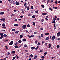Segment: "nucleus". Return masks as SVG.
<instances>
[{
    "mask_svg": "<svg viewBox=\"0 0 60 60\" xmlns=\"http://www.w3.org/2000/svg\"><path fill=\"white\" fill-rule=\"evenodd\" d=\"M15 4L17 6H18L20 4L19 3V2H18L17 1H16L15 2Z\"/></svg>",
    "mask_w": 60,
    "mask_h": 60,
    "instance_id": "1",
    "label": "nucleus"
},
{
    "mask_svg": "<svg viewBox=\"0 0 60 60\" xmlns=\"http://www.w3.org/2000/svg\"><path fill=\"white\" fill-rule=\"evenodd\" d=\"M29 6H27V7L26 6H25V9H26L27 8V10H29Z\"/></svg>",
    "mask_w": 60,
    "mask_h": 60,
    "instance_id": "2",
    "label": "nucleus"
},
{
    "mask_svg": "<svg viewBox=\"0 0 60 60\" xmlns=\"http://www.w3.org/2000/svg\"><path fill=\"white\" fill-rule=\"evenodd\" d=\"M13 41H11L9 44V45H11L13 44Z\"/></svg>",
    "mask_w": 60,
    "mask_h": 60,
    "instance_id": "3",
    "label": "nucleus"
},
{
    "mask_svg": "<svg viewBox=\"0 0 60 60\" xmlns=\"http://www.w3.org/2000/svg\"><path fill=\"white\" fill-rule=\"evenodd\" d=\"M22 28L23 29H25L26 27V25H23L22 26Z\"/></svg>",
    "mask_w": 60,
    "mask_h": 60,
    "instance_id": "4",
    "label": "nucleus"
},
{
    "mask_svg": "<svg viewBox=\"0 0 60 60\" xmlns=\"http://www.w3.org/2000/svg\"><path fill=\"white\" fill-rule=\"evenodd\" d=\"M55 38V36H53L52 37V41H54V39Z\"/></svg>",
    "mask_w": 60,
    "mask_h": 60,
    "instance_id": "5",
    "label": "nucleus"
},
{
    "mask_svg": "<svg viewBox=\"0 0 60 60\" xmlns=\"http://www.w3.org/2000/svg\"><path fill=\"white\" fill-rule=\"evenodd\" d=\"M0 20H2L3 21H5V18H3L2 19H0Z\"/></svg>",
    "mask_w": 60,
    "mask_h": 60,
    "instance_id": "6",
    "label": "nucleus"
},
{
    "mask_svg": "<svg viewBox=\"0 0 60 60\" xmlns=\"http://www.w3.org/2000/svg\"><path fill=\"white\" fill-rule=\"evenodd\" d=\"M57 35L58 36V37H59L60 36V32H59L57 34Z\"/></svg>",
    "mask_w": 60,
    "mask_h": 60,
    "instance_id": "7",
    "label": "nucleus"
},
{
    "mask_svg": "<svg viewBox=\"0 0 60 60\" xmlns=\"http://www.w3.org/2000/svg\"><path fill=\"white\" fill-rule=\"evenodd\" d=\"M60 47V45H58L56 46V47H57V49H59V48Z\"/></svg>",
    "mask_w": 60,
    "mask_h": 60,
    "instance_id": "8",
    "label": "nucleus"
},
{
    "mask_svg": "<svg viewBox=\"0 0 60 60\" xmlns=\"http://www.w3.org/2000/svg\"><path fill=\"white\" fill-rule=\"evenodd\" d=\"M49 39H50V38L49 37H47L45 38V40H48Z\"/></svg>",
    "mask_w": 60,
    "mask_h": 60,
    "instance_id": "9",
    "label": "nucleus"
},
{
    "mask_svg": "<svg viewBox=\"0 0 60 60\" xmlns=\"http://www.w3.org/2000/svg\"><path fill=\"white\" fill-rule=\"evenodd\" d=\"M37 56L35 55V56H34V59H37Z\"/></svg>",
    "mask_w": 60,
    "mask_h": 60,
    "instance_id": "10",
    "label": "nucleus"
},
{
    "mask_svg": "<svg viewBox=\"0 0 60 60\" xmlns=\"http://www.w3.org/2000/svg\"><path fill=\"white\" fill-rule=\"evenodd\" d=\"M4 14V12H2L0 13V15H3Z\"/></svg>",
    "mask_w": 60,
    "mask_h": 60,
    "instance_id": "11",
    "label": "nucleus"
},
{
    "mask_svg": "<svg viewBox=\"0 0 60 60\" xmlns=\"http://www.w3.org/2000/svg\"><path fill=\"white\" fill-rule=\"evenodd\" d=\"M3 37V35H1V37H0V39H2Z\"/></svg>",
    "mask_w": 60,
    "mask_h": 60,
    "instance_id": "12",
    "label": "nucleus"
},
{
    "mask_svg": "<svg viewBox=\"0 0 60 60\" xmlns=\"http://www.w3.org/2000/svg\"><path fill=\"white\" fill-rule=\"evenodd\" d=\"M6 28V27H5V26H3V27H2V28L5 29Z\"/></svg>",
    "mask_w": 60,
    "mask_h": 60,
    "instance_id": "13",
    "label": "nucleus"
},
{
    "mask_svg": "<svg viewBox=\"0 0 60 60\" xmlns=\"http://www.w3.org/2000/svg\"><path fill=\"white\" fill-rule=\"evenodd\" d=\"M22 41H23L25 42V41H26V39L24 38V39H23Z\"/></svg>",
    "mask_w": 60,
    "mask_h": 60,
    "instance_id": "14",
    "label": "nucleus"
},
{
    "mask_svg": "<svg viewBox=\"0 0 60 60\" xmlns=\"http://www.w3.org/2000/svg\"><path fill=\"white\" fill-rule=\"evenodd\" d=\"M49 33H45V35H49Z\"/></svg>",
    "mask_w": 60,
    "mask_h": 60,
    "instance_id": "15",
    "label": "nucleus"
},
{
    "mask_svg": "<svg viewBox=\"0 0 60 60\" xmlns=\"http://www.w3.org/2000/svg\"><path fill=\"white\" fill-rule=\"evenodd\" d=\"M27 46V45L26 44H25L24 45V48H26V47Z\"/></svg>",
    "mask_w": 60,
    "mask_h": 60,
    "instance_id": "16",
    "label": "nucleus"
},
{
    "mask_svg": "<svg viewBox=\"0 0 60 60\" xmlns=\"http://www.w3.org/2000/svg\"><path fill=\"white\" fill-rule=\"evenodd\" d=\"M48 45L49 46V47H48V48L49 49H50V47H51V44H49Z\"/></svg>",
    "mask_w": 60,
    "mask_h": 60,
    "instance_id": "17",
    "label": "nucleus"
},
{
    "mask_svg": "<svg viewBox=\"0 0 60 60\" xmlns=\"http://www.w3.org/2000/svg\"><path fill=\"white\" fill-rule=\"evenodd\" d=\"M14 47L15 48H19L18 46L17 45L15 46Z\"/></svg>",
    "mask_w": 60,
    "mask_h": 60,
    "instance_id": "18",
    "label": "nucleus"
},
{
    "mask_svg": "<svg viewBox=\"0 0 60 60\" xmlns=\"http://www.w3.org/2000/svg\"><path fill=\"white\" fill-rule=\"evenodd\" d=\"M42 14L43 15H47V13H42Z\"/></svg>",
    "mask_w": 60,
    "mask_h": 60,
    "instance_id": "19",
    "label": "nucleus"
},
{
    "mask_svg": "<svg viewBox=\"0 0 60 60\" xmlns=\"http://www.w3.org/2000/svg\"><path fill=\"white\" fill-rule=\"evenodd\" d=\"M31 26H30V25H29V24H28L27 25V27H30Z\"/></svg>",
    "mask_w": 60,
    "mask_h": 60,
    "instance_id": "20",
    "label": "nucleus"
},
{
    "mask_svg": "<svg viewBox=\"0 0 60 60\" xmlns=\"http://www.w3.org/2000/svg\"><path fill=\"white\" fill-rule=\"evenodd\" d=\"M18 26V24H15L14 25V26Z\"/></svg>",
    "mask_w": 60,
    "mask_h": 60,
    "instance_id": "21",
    "label": "nucleus"
},
{
    "mask_svg": "<svg viewBox=\"0 0 60 60\" xmlns=\"http://www.w3.org/2000/svg\"><path fill=\"white\" fill-rule=\"evenodd\" d=\"M3 37H4H4H7V35H6V34H4V35H3Z\"/></svg>",
    "mask_w": 60,
    "mask_h": 60,
    "instance_id": "22",
    "label": "nucleus"
},
{
    "mask_svg": "<svg viewBox=\"0 0 60 60\" xmlns=\"http://www.w3.org/2000/svg\"><path fill=\"white\" fill-rule=\"evenodd\" d=\"M33 24V25L34 26H35V22H32Z\"/></svg>",
    "mask_w": 60,
    "mask_h": 60,
    "instance_id": "23",
    "label": "nucleus"
},
{
    "mask_svg": "<svg viewBox=\"0 0 60 60\" xmlns=\"http://www.w3.org/2000/svg\"><path fill=\"white\" fill-rule=\"evenodd\" d=\"M35 48V47H32L31 48V49L32 50L34 49Z\"/></svg>",
    "mask_w": 60,
    "mask_h": 60,
    "instance_id": "24",
    "label": "nucleus"
},
{
    "mask_svg": "<svg viewBox=\"0 0 60 60\" xmlns=\"http://www.w3.org/2000/svg\"><path fill=\"white\" fill-rule=\"evenodd\" d=\"M22 42V41H21L20 40H19L18 41V42H19V43H21Z\"/></svg>",
    "mask_w": 60,
    "mask_h": 60,
    "instance_id": "25",
    "label": "nucleus"
},
{
    "mask_svg": "<svg viewBox=\"0 0 60 60\" xmlns=\"http://www.w3.org/2000/svg\"><path fill=\"white\" fill-rule=\"evenodd\" d=\"M14 0H11V3H14Z\"/></svg>",
    "mask_w": 60,
    "mask_h": 60,
    "instance_id": "26",
    "label": "nucleus"
},
{
    "mask_svg": "<svg viewBox=\"0 0 60 60\" xmlns=\"http://www.w3.org/2000/svg\"><path fill=\"white\" fill-rule=\"evenodd\" d=\"M23 37V36L22 35H20V38H22Z\"/></svg>",
    "mask_w": 60,
    "mask_h": 60,
    "instance_id": "27",
    "label": "nucleus"
},
{
    "mask_svg": "<svg viewBox=\"0 0 60 60\" xmlns=\"http://www.w3.org/2000/svg\"><path fill=\"white\" fill-rule=\"evenodd\" d=\"M21 11H22V13H24V11H23V9H22L21 10Z\"/></svg>",
    "mask_w": 60,
    "mask_h": 60,
    "instance_id": "28",
    "label": "nucleus"
},
{
    "mask_svg": "<svg viewBox=\"0 0 60 60\" xmlns=\"http://www.w3.org/2000/svg\"><path fill=\"white\" fill-rule=\"evenodd\" d=\"M39 48V46H37L36 47V48H35V49L36 50H37Z\"/></svg>",
    "mask_w": 60,
    "mask_h": 60,
    "instance_id": "29",
    "label": "nucleus"
},
{
    "mask_svg": "<svg viewBox=\"0 0 60 60\" xmlns=\"http://www.w3.org/2000/svg\"><path fill=\"white\" fill-rule=\"evenodd\" d=\"M11 53L12 54H15V51H12V52H11Z\"/></svg>",
    "mask_w": 60,
    "mask_h": 60,
    "instance_id": "30",
    "label": "nucleus"
},
{
    "mask_svg": "<svg viewBox=\"0 0 60 60\" xmlns=\"http://www.w3.org/2000/svg\"><path fill=\"white\" fill-rule=\"evenodd\" d=\"M41 6L43 8H44L45 7V6H44L43 5H41Z\"/></svg>",
    "mask_w": 60,
    "mask_h": 60,
    "instance_id": "31",
    "label": "nucleus"
},
{
    "mask_svg": "<svg viewBox=\"0 0 60 60\" xmlns=\"http://www.w3.org/2000/svg\"><path fill=\"white\" fill-rule=\"evenodd\" d=\"M2 26H5V23H3V24H2Z\"/></svg>",
    "mask_w": 60,
    "mask_h": 60,
    "instance_id": "32",
    "label": "nucleus"
},
{
    "mask_svg": "<svg viewBox=\"0 0 60 60\" xmlns=\"http://www.w3.org/2000/svg\"><path fill=\"white\" fill-rule=\"evenodd\" d=\"M5 47L6 48V49H8V47L7 45H6V46H5Z\"/></svg>",
    "mask_w": 60,
    "mask_h": 60,
    "instance_id": "33",
    "label": "nucleus"
},
{
    "mask_svg": "<svg viewBox=\"0 0 60 60\" xmlns=\"http://www.w3.org/2000/svg\"><path fill=\"white\" fill-rule=\"evenodd\" d=\"M38 11L37 10V11H35V12L37 14L38 13Z\"/></svg>",
    "mask_w": 60,
    "mask_h": 60,
    "instance_id": "34",
    "label": "nucleus"
},
{
    "mask_svg": "<svg viewBox=\"0 0 60 60\" xmlns=\"http://www.w3.org/2000/svg\"><path fill=\"white\" fill-rule=\"evenodd\" d=\"M41 37L42 38L44 36H43V34H41Z\"/></svg>",
    "mask_w": 60,
    "mask_h": 60,
    "instance_id": "35",
    "label": "nucleus"
},
{
    "mask_svg": "<svg viewBox=\"0 0 60 60\" xmlns=\"http://www.w3.org/2000/svg\"><path fill=\"white\" fill-rule=\"evenodd\" d=\"M32 17L33 18H35V15H33L32 16Z\"/></svg>",
    "mask_w": 60,
    "mask_h": 60,
    "instance_id": "36",
    "label": "nucleus"
},
{
    "mask_svg": "<svg viewBox=\"0 0 60 60\" xmlns=\"http://www.w3.org/2000/svg\"><path fill=\"white\" fill-rule=\"evenodd\" d=\"M27 5V3H25L24 4V6H26Z\"/></svg>",
    "mask_w": 60,
    "mask_h": 60,
    "instance_id": "37",
    "label": "nucleus"
},
{
    "mask_svg": "<svg viewBox=\"0 0 60 60\" xmlns=\"http://www.w3.org/2000/svg\"><path fill=\"white\" fill-rule=\"evenodd\" d=\"M56 26V23H54V24H53V26L54 27H55L56 26Z\"/></svg>",
    "mask_w": 60,
    "mask_h": 60,
    "instance_id": "38",
    "label": "nucleus"
},
{
    "mask_svg": "<svg viewBox=\"0 0 60 60\" xmlns=\"http://www.w3.org/2000/svg\"><path fill=\"white\" fill-rule=\"evenodd\" d=\"M37 41H35V43L36 44H37Z\"/></svg>",
    "mask_w": 60,
    "mask_h": 60,
    "instance_id": "39",
    "label": "nucleus"
},
{
    "mask_svg": "<svg viewBox=\"0 0 60 60\" xmlns=\"http://www.w3.org/2000/svg\"><path fill=\"white\" fill-rule=\"evenodd\" d=\"M49 8V9L51 11H52V10L50 8Z\"/></svg>",
    "mask_w": 60,
    "mask_h": 60,
    "instance_id": "40",
    "label": "nucleus"
},
{
    "mask_svg": "<svg viewBox=\"0 0 60 60\" xmlns=\"http://www.w3.org/2000/svg\"><path fill=\"white\" fill-rule=\"evenodd\" d=\"M3 34H4V33H0V35H3Z\"/></svg>",
    "mask_w": 60,
    "mask_h": 60,
    "instance_id": "41",
    "label": "nucleus"
},
{
    "mask_svg": "<svg viewBox=\"0 0 60 60\" xmlns=\"http://www.w3.org/2000/svg\"><path fill=\"white\" fill-rule=\"evenodd\" d=\"M40 45V43L39 42H38V45Z\"/></svg>",
    "mask_w": 60,
    "mask_h": 60,
    "instance_id": "42",
    "label": "nucleus"
},
{
    "mask_svg": "<svg viewBox=\"0 0 60 60\" xmlns=\"http://www.w3.org/2000/svg\"><path fill=\"white\" fill-rule=\"evenodd\" d=\"M19 32V31H15V33H16V34H18V32Z\"/></svg>",
    "mask_w": 60,
    "mask_h": 60,
    "instance_id": "43",
    "label": "nucleus"
},
{
    "mask_svg": "<svg viewBox=\"0 0 60 60\" xmlns=\"http://www.w3.org/2000/svg\"><path fill=\"white\" fill-rule=\"evenodd\" d=\"M55 3H56V4H57L58 2H57V1H55Z\"/></svg>",
    "mask_w": 60,
    "mask_h": 60,
    "instance_id": "44",
    "label": "nucleus"
},
{
    "mask_svg": "<svg viewBox=\"0 0 60 60\" xmlns=\"http://www.w3.org/2000/svg\"><path fill=\"white\" fill-rule=\"evenodd\" d=\"M55 22V20H53L52 22V23H54Z\"/></svg>",
    "mask_w": 60,
    "mask_h": 60,
    "instance_id": "45",
    "label": "nucleus"
},
{
    "mask_svg": "<svg viewBox=\"0 0 60 60\" xmlns=\"http://www.w3.org/2000/svg\"><path fill=\"white\" fill-rule=\"evenodd\" d=\"M30 56L31 57H33V55H32V54H30Z\"/></svg>",
    "mask_w": 60,
    "mask_h": 60,
    "instance_id": "46",
    "label": "nucleus"
},
{
    "mask_svg": "<svg viewBox=\"0 0 60 60\" xmlns=\"http://www.w3.org/2000/svg\"><path fill=\"white\" fill-rule=\"evenodd\" d=\"M25 52H28V51L27 50H25Z\"/></svg>",
    "mask_w": 60,
    "mask_h": 60,
    "instance_id": "47",
    "label": "nucleus"
},
{
    "mask_svg": "<svg viewBox=\"0 0 60 60\" xmlns=\"http://www.w3.org/2000/svg\"><path fill=\"white\" fill-rule=\"evenodd\" d=\"M12 30L13 31H15V29H12Z\"/></svg>",
    "mask_w": 60,
    "mask_h": 60,
    "instance_id": "48",
    "label": "nucleus"
},
{
    "mask_svg": "<svg viewBox=\"0 0 60 60\" xmlns=\"http://www.w3.org/2000/svg\"><path fill=\"white\" fill-rule=\"evenodd\" d=\"M44 21V19H43L41 20V22H43Z\"/></svg>",
    "mask_w": 60,
    "mask_h": 60,
    "instance_id": "49",
    "label": "nucleus"
},
{
    "mask_svg": "<svg viewBox=\"0 0 60 60\" xmlns=\"http://www.w3.org/2000/svg\"><path fill=\"white\" fill-rule=\"evenodd\" d=\"M41 58L44 59V56H41Z\"/></svg>",
    "mask_w": 60,
    "mask_h": 60,
    "instance_id": "50",
    "label": "nucleus"
},
{
    "mask_svg": "<svg viewBox=\"0 0 60 60\" xmlns=\"http://www.w3.org/2000/svg\"><path fill=\"white\" fill-rule=\"evenodd\" d=\"M48 54V53L47 52H45V53H44V54L45 55H46Z\"/></svg>",
    "mask_w": 60,
    "mask_h": 60,
    "instance_id": "51",
    "label": "nucleus"
},
{
    "mask_svg": "<svg viewBox=\"0 0 60 60\" xmlns=\"http://www.w3.org/2000/svg\"><path fill=\"white\" fill-rule=\"evenodd\" d=\"M31 8L32 9H34V8L33 7V6H31Z\"/></svg>",
    "mask_w": 60,
    "mask_h": 60,
    "instance_id": "52",
    "label": "nucleus"
},
{
    "mask_svg": "<svg viewBox=\"0 0 60 60\" xmlns=\"http://www.w3.org/2000/svg\"><path fill=\"white\" fill-rule=\"evenodd\" d=\"M28 36V38H31V36H29V35H28V36Z\"/></svg>",
    "mask_w": 60,
    "mask_h": 60,
    "instance_id": "53",
    "label": "nucleus"
},
{
    "mask_svg": "<svg viewBox=\"0 0 60 60\" xmlns=\"http://www.w3.org/2000/svg\"><path fill=\"white\" fill-rule=\"evenodd\" d=\"M10 54V53L9 52H8V53H7V55H9Z\"/></svg>",
    "mask_w": 60,
    "mask_h": 60,
    "instance_id": "54",
    "label": "nucleus"
},
{
    "mask_svg": "<svg viewBox=\"0 0 60 60\" xmlns=\"http://www.w3.org/2000/svg\"><path fill=\"white\" fill-rule=\"evenodd\" d=\"M34 37V35H31V37Z\"/></svg>",
    "mask_w": 60,
    "mask_h": 60,
    "instance_id": "55",
    "label": "nucleus"
},
{
    "mask_svg": "<svg viewBox=\"0 0 60 60\" xmlns=\"http://www.w3.org/2000/svg\"><path fill=\"white\" fill-rule=\"evenodd\" d=\"M38 38H40V39H41V37L40 36H39L38 37Z\"/></svg>",
    "mask_w": 60,
    "mask_h": 60,
    "instance_id": "56",
    "label": "nucleus"
},
{
    "mask_svg": "<svg viewBox=\"0 0 60 60\" xmlns=\"http://www.w3.org/2000/svg\"><path fill=\"white\" fill-rule=\"evenodd\" d=\"M36 33H37V32H34V34H36Z\"/></svg>",
    "mask_w": 60,
    "mask_h": 60,
    "instance_id": "57",
    "label": "nucleus"
},
{
    "mask_svg": "<svg viewBox=\"0 0 60 60\" xmlns=\"http://www.w3.org/2000/svg\"><path fill=\"white\" fill-rule=\"evenodd\" d=\"M45 42V41H43L42 42V44H43L44 43V42Z\"/></svg>",
    "mask_w": 60,
    "mask_h": 60,
    "instance_id": "58",
    "label": "nucleus"
},
{
    "mask_svg": "<svg viewBox=\"0 0 60 60\" xmlns=\"http://www.w3.org/2000/svg\"><path fill=\"white\" fill-rule=\"evenodd\" d=\"M13 16H14V15L13 14H12L11 15V16L12 17Z\"/></svg>",
    "mask_w": 60,
    "mask_h": 60,
    "instance_id": "59",
    "label": "nucleus"
},
{
    "mask_svg": "<svg viewBox=\"0 0 60 60\" xmlns=\"http://www.w3.org/2000/svg\"><path fill=\"white\" fill-rule=\"evenodd\" d=\"M17 44V42H16L15 43V45H16Z\"/></svg>",
    "mask_w": 60,
    "mask_h": 60,
    "instance_id": "60",
    "label": "nucleus"
},
{
    "mask_svg": "<svg viewBox=\"0 0 60 60\" xmlns=\"http://www.w3.org/2000/svg\"><path fill=\"white\" fill-rule=\"evenodd\" d=\"M40 29L41 30H43V28H41Z\"/></svg>",
    "mask_w": 60,
    "mask_h": 60,
    "instance_id": "61",
    "label": "nucleus"
},
{
    "mask_svg": "<svg viewBox=\"0 0 60 60\" xmlns=\"http://www.w3.org/2000/svg\"><path fill=\"white\" fill-rule=\"evenodd\" d=\"M2 1L1 0L0 1V3H2Z\"/></svg>",
    "mask_w": 60,
    "mask_h": 60,
    "instance_id": "62",
    "label": "nucleus"
},
{
    "mask_svg": "<svg viewBox=\"0 0 60 60\" xmlns=\"http://www.w3.org/2000/svg\"><path fill=\"white\" fill-rule=\"evenodd\" d=\"M13 59H15V57H13Z\"/></svg>",
    "mask_w": 60,
    "mask_h": 60,
    "instance_id": "63",
    "label": "nucleus"
},
{
    "mask_svg": "<svg viewBox=\"0 0 60 60\" xmlns=\"http://www.w3.org/2000/svg\"><path fill=\"white\" fill-rule=\"evenodd\" d=\"M4 59V60H6V58H4V59Z\"/></svg>",
    "mask_w": 60,
    "mask_h": 60,
    "instance_id": "64",
    "label": "nucleus"
}]
</instances>
